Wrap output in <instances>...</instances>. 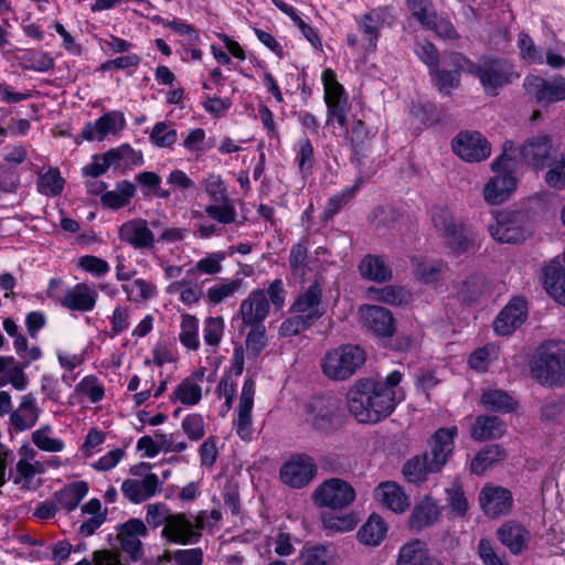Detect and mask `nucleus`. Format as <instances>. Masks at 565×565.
<instances>
[{"label":"nucleus","mask_w":565,"mask_h":565,"mask_svg":"<svg viewBox=\"0 0 565 565\" xmlns=\"http://www.w3.org/2000/svg\"><path fill=\"white\" fill-rule=\"evenodd\" d=\"M403 373L395 370L384 381L362 379L347 394L348 408L360 423H377L393 413L397 405L395 387Z\"/></svg>","instance_id":"nucleus-1"},{"label":"nucleus","mask_w":565,"mask_h":565,"mask_svg":"<svg viewBox=\"0 0 565 565\" xmlns=\"http://www.w3.org/2000/svg\"><path fill=\"white\" fill-rule=\"evenodd\" d=\"M268 313V300L262 289L250 291L241 302L238 316L242 318L243 327L249 328L245 339L248 359H256L268 344L264 326Z\"/></svg>","instance_id":"nucleus-2"},{"label":"nucleus","mask_w":565,"mask_h":565,"mask_svg":"<svg viewBox=\"0 0 565 565\" xmlns=\"http://www.w3.org/2000/svg\"><path fill=\"white\" fill-rule=\"evenodd\" d=\"M468 74L478 77L486 95L492 97L520 78L509 60L497 56H482L477 63L469 58Z\"/></svg>","instance_id":"nucleus-3"},{"label":"nucleus","mask_w":565,"mask_h":565,"mask_svg":"<svg viewBox=\"0 0 565 565\" xmlns=\"http://www.w3.org/2000/svg\"><path fill=\"white\" fill-rule=\"evenodd\" d=\"M531 374L542 385L562 386L565 383V341L542 343L531 361Z\"/></svg>","instance_id":"nucleus-4"},{"label":"nucleus","mask_w":565,"mask_h":565,"mask_svg":"<svg viewBox=\"0 0 565 565\" xmlns=\"http://www.w3.org/2000/svg\"><path fill=\"white\" fill-rule=\"evenodd\" d=\"M364 362L365 353L359 345L344 344L327 352L322 370L329 379L343 381L352 376Z\"/></svg>","instance_id":"nucleus-5"},{"label":"nucleus","mask_w":565,"mask_h":565,"mask_svg":"<svg viewBox=\"0 0 565 565\" xmlns=\"http://www.w3.org/2000/svg\"><path fill=\"white\" fill-rule=\"evenodd\" d=\"M511 158L504 152L491 163V170L495 173L483 186V199L491 205L505 202L516 189V178L509 169Z\"/></svg>","instance_id":"nucleus-6"},{"label":"nucleus","mask_w":565,"mask_h":565,"mask_svg":"<svg viewBox=\"0 0 565 565\" xmlns=\"http://www.w3.org/2000/svg\"><path fill=\"white\" fill-rule=\"evenodd\" d=\"M306 423L312 429L331 434L340 426L338 401L330 396H313L306 405Z\"/></svg>","instance_id":"nucleus-7"},{"label":"nucleus","mask_w":565,"mask_h":565,"mask_svg":"<svg viewBox=\"0 0 565 565\" xmlns=\"http://www.w3.org/2000/svg\"><path fill=\"white\" fill-rule=\"evenodd\" d=\"M354 488L345 480L330 478L319 484L312 493V501L319 508L340 510L355 500Z\"/></svg>","instance_id":"nucleus-8"},{"label":"nucleus","mask_w":565,"mask_h":565,"mask_svg":"<svg viewBox=\"0 0 565 565\" xmlns=\"http://www.w3.org/2000/svg\"><path fill=\"white\" fill-rule=\"evenodd\" d=\"M523 88L537 105L543 107L565 100V77L563 75L544 78L529 74L523 81Z\"/></svg>","instance_id":"nucleus-9"},{"label":"nucleus","mask_w":565,"mask_h":565,"mask_svg":"<svg viewBox=\"0 0 565 565\" xmlns=\"http://www.w3.org/2000/svg\"><path fill=\"white\" fill-rule=\"evenodd\" d=\"M491 237L500 244H520L527 237L525 215L518 211L497 212L494 222L488 224Z\"/></svg>","instance_id":"nucleus-10"},{"label":"nucleus","mask_w":565,"mask_h":565,"mask_svg":"<svg viewBox=\"0 0 565 565\" xmlns=\"http://www.w3.org/2000/svg\"><path fill=\"white\" fill-rule=\"evenodd\" d=\"M318 475L315 459L307 454H294L279 469L281 482L292 489H302Z\"/></svg>","instance_id":"nucleus-11"},{"label":"nucleus","mask_w":565,"mask_h":565,"mask_svg":"<svg viewBox=\"0 0 565 565\" xmlns=\"http://www.w3.org/2000/svg\"><path fill=\"white\" fill-rule=\"evenodd\" d=\"M444 63L449 70L440 68L439 65L429 72L436 88L444 95H450L452 89L460 86L461 73H468L469 58L460 52H445Z\"/></svg>","instance_id":"nucleus-12"},{"label":"nucleus","mask_w":565,"mask_h":565,"mask_svg":"<svg viewBox=\"0 0 565 565\" xmlns=\"http://www.w3.org/2000/svg\"><path fill=\"white\" fill-rule=\"evenodd\" d=\"M205 515L206 512L202 511L193 523L184 513H172L161 535L182 545L198 543L202 536L201 530L205 526Z\"/></svg>","instance_id":"nucleus-13"},{"label":"nucleus","mask_w":565,"mask_h":565,"mask_svg":"<svg viewBox=\"0 0 565 565\" xmlns=\"http://www.w3.org/2000/svg\"><path fill=\"white\" fill-rule=\"evenodd\" d=\"M454 152L467 162H481L491 154V145L479 131H460L451 142Z\"/></svg>","instance_id":"nucleus-14"},{"label":"nucleus","mask_w":565,"mask_h":565,"mask_svg":"<svg viewBox=\"0 0 565 565\" xmlns=\"http://www.w3.org/2000/svg\"><path fill=\"white\" fill-rule=\"evenodd\" d=\"M457 435V427L439 428L429 439V450L423 455L436 472L448 461L455 448L454 438Z\"/></svg>","instance_id":"nucleus-15"},{"label":"nucleus","mask_w":565,"mask_h":565,"mask_svg":"<svg viewBox=\"0 0 565 565\" xmlns=\"http://www.w3.org/2000/svg\"><path fill=\"white\" fill-rule=\"evenodd\" d=\"M520 152L535 171L543 170L546 164L559 156L553 148L551 138L546 135L529 138L521 147Z\"/></svg>","instance_id":"nucleus-16"},{"label":"nucleus","mask_w":565,"mask_h":565,"mask_svg":"<svg viewBox=\"0 0 565 565\" xmlns=\"http://www.w3.org/2000/svg\"><path fill=\"white\" fill-rule=\"evenodd\" d=\"M526 316V300L520 296L513 297L497 316L493 329L497 334L509 335L523 324Z\"/></svg>","instance_id":"nucleus-17"},{"label":"nucleus","mask_w":565,"mask_h":565,"mask_svg":"<svg viewBox=\"0 0 565 565\" xmlns=\"http://www.w3.org/2000/svg\"><path fill=\"white\" fill-rule=\"evenodd\" d=\"M117 539L120 542L121 550L127 553L131 561H139L142 555V544L140 537H146L148 530L140 519H130L117 526Z\"/></svg>","instance_id":"nucleus-18"},{"label":"nucleus","mask_w":565,"mask_h":565,"mask_svg":"<svg viewBox=\"0 0 565 565\" xmlns=\"http://www.w3.org/2000/svg\"><path fill=\"white\" fill-rule=\"evenodd\" d=\"M479 502L484 514L494 519L511 511L513 497L507 488L484 486L479 493Z\"/></svg>","instance_id":"nucleus-19"},{"label":"nucleus","mask_w":565,"mask_h":565,"mask_svg":"<svg viewBox=\"0 0 565 565\" xmlns=\"http://www.w3.org/2000/svg\"><path fill=\"white\" fill-rule=\"evenodd\" d=\"M364 326L379 339H387L394 335L396 330L393 313L381 306L371 305L361 309Z\"/></svg>","instance_id":"nucleus-20"},{"label":"nucleus","mask_w":565,"mask_h":565,"mask_svg":"<svg viewBox=\"0 0 565 565\" xmlns=\"http://www.w3.org/2000/svg\"><path fill=\"white\" fill-rule=\"evenodd\" d=\"M125 125L126 120L122 113L109 111L102 115L94 122H86L81 131V137L87 141H102L107 135H115L124 129Z\"/></svg>","instance_id":"nucleus-21"},{"label":"nucleus","mask_w":565,"mask_h":565,"mask_svg":"<svg viewBox=\"0 0 565 565\" xmlns=\"http://www.w3.org/2000/svg\"><path fill=\"white\" fill-rule=\"evenodd\" d=\"M441 509L438 501L429 495H425L417 502L407 521L411 532L419 533L426 527L433 526L440 518Z\"/></svg>","instance_id":"nucleus-22"},{"label":"nucleus","mask_w":565,"mask_h":565,"mask_svg":"<svg viewBox=\"0 0 565 565\" xmlns=\"http://www.w3.org/2000/svg\"><path fill=\"white\" fill-rule=\"evenodd\" d=\"M120 241L129 244L135 249L152 248L154 235L142 218H134L122 223L118 230Z\"/></svg>","instance_id":"nucleus-23"},{"label":"nucleus","mask_w":565,"mask_h":565,"mask_svg":"<svg viewBox=\"0 0 565 565\" xmlns=\"http://www.w3.org/2000/svg\"><path fill=\"white\" fill-rule=\"evenodd\" d=\"M255 383L252 379L244 381L237 406L236 434L245 441L252 439V409L254 405Z\"/></svg>","instance_id":"nucleus-24"},{"label":"nucleus","mask_w":565,"mask_h":565,"mask_svg":"<svg viewBox=\"0 0 565 565\" xmlns=\"http://www.w3.org/2000/svg\"><path fill=\"white\" fill-rule=\"evenodd\" d=\"M396 565H445L444 562L430 553L427 544L413 539L399 547Z\"/></svg>","instance_id":"nucleus-25"},{"label":"nucleus","mask_w":565,"mask_h":565,"mask_svg":"<svg viewBox=\"0 0 565 565\" xmlns=\"http://www.w3.org/2000/svg\"><path fill=\"white\" fill-rule=\"evenodd\" d=\"M530 532L515 521H507L497 530V537L511 554H522L529 544Z\"/></svg>","instance_id":"nucleus-26"},{"label":"nucleus","mask_w":565,"mask_h":565,"mask_svg":"<svg viewBox=\"0 0 565 565\" xmlns=\"http://www.w3.org/2000/svg\"><path fill=\"white\" fill-rule=\"evenodd\" d=\"M97 298L98 294L92 286L79 282L65 291L61 306L72 311L87 312L94 309Z\"/></svg>","instance_id":"nucleus-27"},{"label":"nucleus","mask_w":565,"mask_h":565,"mask_svg":"<svg viewBox=\"0 0 565 565\" xmlns=\"http://www.w3.org/2000/svg\"><path fill=\"white\" fill-rule=\"evenodd\" d=\"M376 500L395 513H403L409 507L408 497L403 489L393 481L380 483L375 489Z\"/></svg>","instance_id":"nucleus-28"},{"label":"nucleus","mask_w":565,"mask_h":565,"mask_svg":"<svg viewBox=\"0 0 565 565\" xmlns=\"http://www.w3.org/2000/svg\"><path fill=\"white\" fill-rule=\"evenodd\" d=\"M39 416L40 409L36 406L35 397L29 393L22 397L19 407L11 412L10 422L17 430L23 431L32 428Z\"/></svg>","instance_id":"nucleus-29"},{"label":"nucleus","mask_w":565,"mask_h":565,"mask_svg":"<svg viewBox=\"0 0 565 565\" xmlns=\"http://www.w3.org/2000/svg\"><path fill=\"white\" fill-rule=\"evenodd\" d=\"M322 289L318 281L311 284L307 290L300 294L290 307V311L301 315H312L316 311L320 313V318L324 315L321 307Z\"/></svg>","instance_id":"nucleus-30"},{"label":"nucleus","mask_w":565,"mask_h":565,"mask_svg":"<svg viewBox=\"0 0 565 565\" xmlns=\"http://www.w3.org/2000/svg\"><path fill=\"white\" fill-rule=\"evenodd\" d=\"M88 483L86 481H75L66 484L53 494V499L58 510L74 511L83 498L88 492Z\"/></svg>","instance_id":"nucleus-31"},{"label":"nucleus","mask_w":565,"mask_h":565,"mask_svg":"<svg viewBox=\"0 0 565 565\" xmlns=\"http://www.w3.org/2000/svg\"><path fill=\"white\" fill-rule=\"evenodd\" d=\"M387 524L381 515L372 513L359 529L356 536L360 543L367 546H377L386 537Z\"/></svg>","instance_id":"nucleus-32"},{"label":"nucleus","mask_w":565,"mask_h":565,"mask_svg":"<svg viewBox=\"0 0 565 565\" xmlns=\"http://www.w3.org/2000/svg\"><path fill=\"white\" fill-rule=\"evenodd\" d=\"M359 271L363 278L376 282H385L392 278L391 267L379 255H365L359 264Z\"/></svg>","instance_id":"nucleus-33"},{"label":"nucleus","mask_w":565,"mask_h":565,"mask_svg":"<svg viewBox=\"0 0 565 565\" xmlns=\"http://www.w3.org/2000/svg\"><path fill=\"white\" fill-rule=\"evenodd\" d=\"M505 458L507 451L503 447L497 444L487 445L471 460L470 472L481 476L486 470L503 461Z\"/></svg>","instance_id":"nucleus-34"},{"label":"nucleus","mask_w":565,"mask_h":565,"mask_svg":"<svg viewBox=\"0 0 565 565\" xmlns=\"http://www.w3.org/2000/svg\"><path fill=\"white\" fill-rule=\"evenodd\" d=\"M543 277L546 291L565 306V268L553 262L543 269Z\"/></svg>","instance_id":"nucleus-35"},{"label":"nucleus","mask_w":565,"mask_h":565,"mask_svg":"<svg viewBox=\"0 0 565 565\" xmlns=\"http://www.w3.org/2000/svg\"><path fill=\"white\" fill-rule=\"evenodd\" d=\"M136 185L129 180H121L116 183L115 190L106 191L100 196L104 207L119 210L128 205L136 193Z\"/></svg>","instance_id":"nucleus-36"},{"label":"nucleus","mask_w":565,"mask_h":565,"mask_svg":"<svg viewBox=\"0 0 565 565\" xmlns=\"http://www.w3.org/2000/svg\"><path fill=\"white\" fill-rule=\"evenodd\" d=\"M504 434V423L494 415H480L471 428V437L475 440L499 438Z\"/></svg>","instance_id":"nucleus-37"},{"label":"nucleus","mask_w":565,"mask_h":565,"mask_svg":"<svg viewBox=\"0 0 565 565\" xmlns=\"http://www.w3.org/2000/svg\"><path fill=\"white\" fill-rule=\"evenodd\" d=\"M481 404L494 413H511L518 407V402L505 391L487 390L480 397Z\"/></svg>","instance_id":"nucleus-38"},{"label":"nucleus","mask_w":565,"mask_h":565,"mask_svg":"<svg viewBox=\"0 0 565 565\" xmlns=\"http://www.w3.org/2000/svg\"><path fill=\"white\" fill-rule=\"evenodd\" d=\"M445 238L449 247L457 254L467 253L476 246V233L463 224H457Z\"/></svg>","instance_id":"nucleus-39"},{"label":"nucleus","mask_w":565,"mask_h":565,"mask_svg":"<svg viewBox=\"0 0 565 565\" xmlns=\"http://www.w3.org/2000/svg\"><path fill=\"white\" fill-rule=\"evenodd\" d=\"M402 472L405 479L412 483L423 482L427 479L429 473H436L424 455H417L409 458L404 463Z\"/></svg>","instance_id":"nucleus-40"},{"label":"nucleus","mask_w":565,"mask_h":565,"mask_svg":"<svg viewBox=\"0 0 565 565\" xmlns=\"http://www.w3.org/2000/svg\"><path fill=\"white\" fill-rule=\"evenodd\" d=\"M320 319V313L315 312L312 315L296 313L285 321L279 327L278 333L280 337H292L301 333L302 331L312 327Z\"/></svg>","instance_id":"nucleus-41"},{"label":"nucleus","mask_w":565,"mask_h":565,"mask_svg":"<svg viewBox=\"0 0 565 565\" xmlns=\"http://www.w3.org/2000/svg\"><path fill=\"white\" fill-rule=\"evenodd\" d=\"M445 492L447 507L451 516L460 519L465 518L469 510V503L461 484L454 482L445 490Z\"/></svg>","instance_id":"nucleus-42"},{"label":"nucleus","mask_w":565,"mask_h":565,"mask_svg":"<svg viewBox=\"0 0 565 565\" xmlns=\"http://www.w3.org/2000/svg\"><path fill=\"white\" fill-rule=\"evenodd\" d=\"M65 180L57 168H50L45 173L39 174L38 191L44 195H60L64 189Z\"/></svg>","instance_id":"nucleus-43"},{"label":"nucleus","mask_w":565,"mask_h":565,"mask_svg":"<svg viewBox=\"0 0 565 565\" xmlns=\"http://www.w3.org/2000/svg\"><path fill=\"white\" fill-rule=\"evenodd\" d=\"M204 212L221 224H231L236 218V210L230 198L220 200L218 203L213 202L205 206Z\"/></svg>","instance_id":"nucleus-44"},{"label":"nucleus","mask_w":565,"mask_h":565,"mask_svg":"<svg viewBox=\"0 0 565 565\" xmlns=\"http://www.w3.org/2000/svg\"><path fill=\"white\" fill-rule=\"evenodd\" d=\"M369 292L372 295V298L388 305H402L408 301V292L397 286L387 285L380 288H370Z\"/></svg>","instance_id":"nucleus-45"},{"label":"nucleus","mask_w":565,"mask_h":565,"mask_svg":"<svg viewBox=\"0 0 565 565\" xmlns=\"http://www.w3.org/2000/svg\"><path fill=\"white\" fill-rule=\"evenodd\" d=\"M199 320L191 315H183L181 321L180 342L190 350H198L200 341L198 337Z\"/></svg>","instance_id":"nucleus-46"},{"label":"nucleus","mask_w":565,"mask_h":565,"mask_svg":"<svg viewBox=\"0 0 565 565\" xmlns=\"http://www.w3.org/2000/svg\"><path fill=\"white\" fill-rule=\"evenodd\" d=\"M149 139L159 148H171L178 140V132L172 125L159 121L152 127Z\"/></svg>","instance_id":"nucleus-47"},{"label":"nucleus","mask_w":565,"mask_h":565,"mask_svg":"<svg viewBox=\"0 0 565 565\" xmlns=\"http://www.w3.org/2000/svg\"><path fill=\"white\" fill-rule=\"evenodd\" d=\"M173 396L184 405H196L201 401L202 390L193 379L185 377L175 387Z\"/></svg>","instance_id":"nucleus-48"},{"label":"nucleus","mask_w":565,"mask_h":565,"mask_svg":"<svg viewBox=\"0 0 565 565\" xmlns=\"http://www.w3.org/2000/svg\"><path fill=\"white\" fill-rule=\"evenodd\" d=\"M295 161L303 177L311 172L315 163V153L313 146L309 138L303 137L298 140Z\"/></svg>","instance_id":"nucleus-49"},{"label":"nucleus","mask_w":565,"mask_h":565,"mask_svg":"<svg viewBox=\"0 0 565 565\" xmlns=\"http://www.w3.org/2000/svg\"><path fill=\"white\" fill-rule=\"evenodd\" d=\"M135 180L141 188L147 190L146 194L152 193L159 199H169L171 191L160 186L161 178L152 171H142L135 175Z\"/></svg>","instance_id":"nucleus-50"},{"label":"nucleus","mask_w":565,"mask_h":565,"mask_svg":"<svg viewBox=\"0 0 565 565\" xmlns=\"http://www.w3.org/2000/svg\"><path fill=\"white\" fill-rule=\"evenodd\" d=\"M300 557L301 565H330L332 554L326 545L316 544L312 546H303Z\"/></svg>","instance_id":"nucleus-51"},{"label":"nucleus","mask_w":565,"mask_h":565,"mask_svg":"<svg viewBox=\"0 0 565 565\" xmlns=\"http://www.w3.org/2000/svg\"><path fill=\"white\" fill-rule=\"evenodd\" d=\"M409 111L420 124L428 127L438 124L441 119L440 109L433 103L413 104Z\"/></svg>","instance_id":"nucleus-52"},{"label":"nucleus","mask_w":565,"mask_h":565,"mask_svg":"<svg viewBox=\"0 0 565 565\" xmlns=\"http://www.w3.org/2000/svg\"><path fill=\"white\" fill-rule=\"evenodd\" d=\"M354 186L347 188L340 193H337L333 196H331L328 200L326 207L321 214V220L323 222L332 220L333 216L338 214L351 201L354 194Z\"/></svg>","instance_id":"nucleus-53"},{"label":"nucleus","mask_w":565,"mask_h":565,"mask_svg":"<svg viewBox=\"0 0 565 565\" xmlns=\"http://www.w3.org/2000/svg\"><path fill=\"white\" fill-rule=\"evenodd\" d=\"M548 168L545 173V182L548 186L561 190L565 186V152H561L559 156L546 164Z\"/></svg>","instance_id":"nucleus-54"},{"label":"nucleus","mask_w":565,"mask_h":565,"mask_svg":"<svg viewBox=\"0 0 565 565\" xmlns=\"http://www.w3.org/2000/svg\"><path fill=\"white\" fill-rule=\"evenodd\" d=\"M484 289V281L481 277H471L462 282L458 291V297L462 302L470 306L479 300Z\"/></svg>","instance_id":"nucleus-55"},{"label":"nucleus","mask_w":565,"mask_h":565,"mask_svg":"<svg viewBox=\"0 0 565 565\" xmlns=\"http://www.w3.org/2000/svg\"><path fill=\"white\" fill-rule=\"evenodd\" d=\"M518 47L522 60L530 64H542L544 62L542 52L536 47L533 39L525 32L518 36Z\"/></svg>","instance_id":"nucleus-56"},{"label":"nucleus","mask_w":565,"mask_h":565,"mask_svg":"<svg viewBox=\"0 0 565 565\" xmlns=\"http://www.w3.org/2000/svg\"><path fill=\"white\" fill-rule=\"evenodd\" d=\"M52 427L50 425H45L40 429H36L32 433V441L34 445L43 450L49 452H58L64 448V441L61 439L51 438L47 436L51 433Z\"/></svg>","instance_id":"nucleus-57"},{"label":"nucleus","mask_w":565,"mask_h":565,"mask_svg":"<svg viewBox=\"0 0 565 565\" xmlns=\"http://www.w3.org/2000/svg\"><path fill=\"white\" fill-rule=\"evenodd\" d=\"M431 222L436 231L444 237L454 231L455 223L451 211L446 206H434L430 212Z\"/></svg>","instance_id":"nucleus-58"},{"label":"nucleus","mask_w":565,"mask_h":565,"mask_svg":"<svg viewBox=\"0 0 565 565\" xmlns=\"http://www.w3.org/2000/svg\"><path fill=\"white\" fill-rule=\"evenodd\" d=\"M414 52L418 58L428 66L429 72L439 65L440 53L430 41H417Z\"/></svg>","instance_id":"nucleus-59"},{"label":"nucleus","mask_w":565,"mask_h":565,"mask_svg":"<svg viewBox=\"0 0 565 565\" xmlns=\"http://www.w3.org/2000/svg\"><path fill=\"white\" fill-rule=\"evenodd\" d=\"M412 17L419 22L429 23V19L435 17L436 9L433 0H405Z\"/></svg>","instance_id":"nucleus-60"},{"label":"nucleus","mask_w":565,"mask_h":565,"mask_svg":"<svg viewBox=\"0 0 565 565\" xmlns=\"http://www.w3.org/2000/svg\"><path fill=\"white\" fill-rule=\"evenodd\" d=\"M423 26L433 30L439 38L446 40L459 39V33L454 24L447 19L439 18L437 11L435 12V17L429 19V23H424Z\"/></svg>","instance_id":"nucleus-61"},{"label":"nucleus","mask_w":565,"mask_h":565,"mask_svg":"<svg viewBox=\"0 0 565 565\" xmlns=\"http://www.w3.org/2000/svg\"><path fill=\"white\" fill-rule=\"evenodd\" d=\"M171 515L172 512L167 504L160 502L151 503L147 507L146 522L152 529L161 525L166 526Z\"/></svg>","instance_id":"nucleus-62"},{"label":"nucleus","mask_w":565,"mask_h":565,"mask_svg":"<svg viewBox=\"0 0 565 565\" xmlns=\"http://www.w3.org/2000/svg\"><path fill=\"white\" fill-rule=\"evenodd\" d=\"M224 329L222 317H209L204 321L203 339L207 345L216 347L221 342Z\"/></svg>","instance_id":"nucleus-63"},{"label":"nucleus","mask_w":565,"mask_h":565,"mask_svg":"<svg viewBox=\"0 0 565 565\" xmlns=\"http://www.w3.org/2000/svg\"><path fill=\"white\" fill-rule=\"evenodd\" d=\"M478 556L483 565H509L504 555H499L491 542L487 539H481L478 543Z\"/></svg>","instance_id":"nucleus-64"}]
</instances>
